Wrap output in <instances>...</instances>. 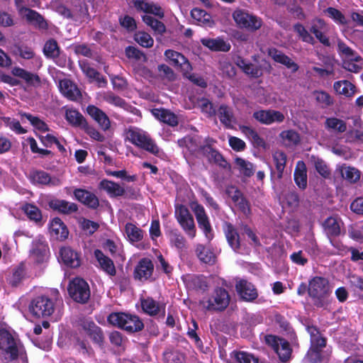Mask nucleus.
Wrapping results in <instances>:
<instances>
[{
  "label": "nucleus",
  "mask_w": 363,
  "mask_h": 363,
  "mask_svg": "<svg viewBox=\"0 0 363 363\" xmlns=\"http://www.w3.org/2000/svg\"><path fill=\"white\" fill-rule=\"evenodd\" d=\"M23 353L21 343L0 323V361L11 363L21 357L23 362H26Z\"/></svg>",
  "instance_id": "obj_1"
},
{
  "label": "nucleus",
  "mask_w": 363,
  "mask_h": 363,
  "mask_svg": "<svg viewBox=\"0 0 363 363\" xmlns=\"http://www.w3.org/2000/svg\"><path fill=\"white\" fill-rule=\"evenodd\" d=\"M60 304H62V300L58 290L51 289L49 294L33 299L28 309L35 318H46L50 316Z\"/></svg>",
  "instance_id": "obj_2"
},
{
  "label": "nucleus",
  "mask_w": 363,
  "mask_h": 363,
  "mask_svg": "<svg viewBox=\"0 0 363 363\" xmlns=\"http://www.w3.org/2000/svg\"><path fill=\"white\" fill-rule=\"evenodd\" d=\"M308 291L315 306L326 308L330 305L332 287L328 279L313 277L309 281Z\"/></svg>",
  "instance_id": "obj_3"
},
{
  "label": "nucleus",
  "mask_w": 363,
  "mask_h": 363,
  "mask_svg": "<svg viewBox=\"0 0 363 363\" xmlns=\"http://www.w3.org/2000/svg\"><path fill=\"white\" fill-rule=\"evenodd\" d=\"M125 140L153 155H157L160 148L151 138L150 135L143 129L130 126L125 130Z\"/></svg>",
  "instance_id": "obj_4"
},
{
  "label": "nucleus",
  "mask_w": 363,
  "mask_h": 363,
  "mask_svg": "<svg viewBox=\"0 0 363 363\" xmlns=\"http://www.w3.org/2000/svg\"><path fill=\"white\" fill-rule=\"evenodd\" d=\"M108 321L110 324L130 333L140 331L144 326L137 315L125 313H112L108 315Z\"/></svg>",
  "instance_id": "obj_5"
},
{
  "label": "nucleus",
  "mask_w": 363,
  "mask_h": 363,
  "mask_svg": "<svg viewBox=\"0 0 363 363\" xmlns=\"http://www.w3.org/2000/svg\"><path fill=\"white\" fill-rule=\"evenodd\" d=\"M230 297L227 290L218 287L211 296L203 298L200 303L208 311H221L225 310L230 303Z\"/></svg>",
  "instance_id": "obj_6"
},
{
  "label": "nucleus",
  "mask_w": 363,
  "mask_h": 363,
  "mask_svg": "<svg viewBox=\"0 0 363 363\" xmlns=\"http://www.w3.org/2000/svg\"><path fill=\"white\" fill-rule=\"evenodd\" d=\"M174 216L186 235L194 239L196 235V228L194 218L187 207L182 204L176 205Z\"/></svg>",
  "instance_id": "obj_7"
},
{
  "label": "nucleus",
  "mask_w": 363,
  "mask_h": 363,
  "mask_svg": "<svg viewBox=\"0 0 363 363\" xmlns=\"http://www.w3.org/2000/svg\"><path fill=\"white\" fill-rule=\"evenodd\" d=\"M233 18L239 28L250 31L259 30L262 26V21L260 18L242 9H236L233 13Z\"/></svg>",
  "instance_id": "obj_8"
},
{
  "label": "nucleus",
  "mask_w": 363,
  "mask_h": 363,
  "mask_svg": "<svg viewBox=\"0 0 363 363\" xmlns=\"http://www.w3.org/2000/svg\"><path fill=\"white\" fill-rule=\"evenodd\" d=\"M68 292L70 297L78 303H86L90 297L89 286L81 278H75L70 281Z\"/></svg>",
  "instance_id": "obj_9"
},
{
  "label": "nucleus",
  "mask_w": 363,
  "mask_h": 363,
  "mask_svg": "<svg viewBox=\"0 0 363 363\" xmlns=\"http://www.w3.org/2000/svg\"><path fill=\"white\" fill-rule=\"evenodd\" d=\"M190 208L195 214L199 228L203 231L207 241L210 242L213 238V234L204 208L196 201L191 202Z\"/></svg>",
  "instance_id": "obj_10"
},
{
  "label": "nucleus",
  "mask_w": 363,
  "mask_h": 363,
  "mask_svg": "<svg viewBox=\"0 0 363 363\" xmlns=\"http://www.w3.org/2000/svg\"><path fill=\"white\" fill-rule=\"evenodd\" d=\"M307 330L311 335V348L308 352V357L313 362L319 361L320 359V350L325 346V339L321 336L318 330L314 326H308Z\"/></svg>",
  "instance_id": "obj_11"
},
{
  "label": "nucleus",
  "mask_w": 363,
  "mask_h": 363,
  "mask_svg": "<svg viewBox=\"0 0 363 363\" xmlns=\"http://www.w3.org/2000/svg\"><path fill=\"white\" fill-rule=\"evenodd\" d=\"M265 342L271 346L278 354L279 359L282 362H286L291 357V349L287 341L274 335H267Z\"/></svg>",
  "instance_id": "obj_12"
},
{
  "label": "nucleus",
  "mask_w": 363,
  "mask_h": 363,
  "mask_svg": "<svg viewBox=\"0 0 363 363\" xmlns=\"http://www.w3.org/2000/svg\"><path fill=\"white\" fill-rule=\"evenodd\" d=\"M335 172L343 180L350 184H356L361 179V171L357 167L345 163L337 164Z\"/></svg>",
  "instance_id": "obj_13"
},
{
  "label": "nucleus",
  "mask_w": 363,
  "mask_h": 363,
  "mask_svg": "<svg viewBox=\"0 0 363 363\" xmlns=\"http://www.w3.org/2000/svg\"><path fill=\"white\" fill-rule=\"evenodd\" d=\"M253 118L258 122L264 125L281 123L285 118L282 113L272 109L257 111L254 112Z\"/></svg>",
  "instance_id": "obj_14"
},
{
  "label": "nucleus",
  "mask_w": 363,
  "mask_h": 363,
  "mask_svg": "<svg viewBox=\"0 0 363 363\" xmlns=\"http://www.w3.org/2000/svg\"><path fill=\"white\" fill-rule=\"evenodd\" d=\"M154 265L148 258H143L140 260L134 270L135 279L144 281L149 279L153 273Z\"/></svg>",
  "instance_id": "obj_15"
},
{
  "label": "nucleus",
  "mask_w": 363,
  "mask_h": 363,
  "mask_svg": "<svg viewBox=\"0 0 363 363\" xmlns=\"http://www.w3.org/2000/svg\"><path fill=\"white\" fill-rule=\"evenodd\" d=\"M49 248L45 240L40 239L33 241L32 248L30 250V258L38 262L41 263L48 258Z\"/></svg>",
  "instance_id": "obj_16"
},
{
  "label": "nucleus",
  "mask_w": 363,
  "mask_h": 363,
  "mask_svg": "<svg viewBox=\"0 0 363 363\" xmlns=\"http://www.w3.org/2000/svg\"><path fill=\"white\" fill-rule=\"evenodd\" d=\"M59 88L60 92L71 101H77L82 97L81 91L77 86L69 79L60 80Z\"/></svg>",
  "instance_id": "obj_17"
},
{
  "label": "nucleus",
  "mask_w": 363,
  "mask_h": 363,
  "mask_svg": "<svg viewBox=\"0 0 363 363\" xmlns=\"http://www.w3.org/2000/svg\"><path fill=\"white\" fill-rule=\"evenodd\" d=\"M30 179L35 184L57 186L61 184V180L57 177H51L50 174L43 171H33L30 174Z\"/></svg>",
  "instance_id": "obj_18"
},
{
  "label": "nucleus",
  "mask_w": 363,
  "mask_h": 363,
  "mask_svg": "<svg viewBox=\"0 0 363 363\" xmlns=\"http://www.w3.org/2000/svg\"><path fill=\"white\" fill-rule=\"evenodd\" d=\"M236 291L239 296L245 301H251L257 297L255 286L246 280L241 279L236 283Z\"/></svg>",
  "instance_id": "obj_19"
},
{
  "label": "nucleus",
  "mask_w": 363,
  "mask_h": 363,
  "mask_svg": "<svg viewBox=\"0 0 363 363\" xmlns=\"http://www.w3.org/2000/svg\"><path fill=\"white\" fill-rule=\"evenodd\" d=\"M239 130L256 147L267 149L268 145L262 138L252 127L245 125H239Z\"/></svg>",
  "instance_id": "obj_20"
},
{
  "label": "nucleus",
  "mask_w": 363,
  "mask_h": 363,
  "mask_svg": "<svg viewBox=\"0 0 363 363\" xmlns=\"http://www.w3.org/2000/svg\"><path fill=\"white\" fill-rule=\"evenodd\" d=\"M268 55L276 62L284 65L287 69H291L292 72H296L298 69V65L280 50L275 48L269 49Z\"/></svg>",
  "instance_id": "obj_21"
},
{
  "label": "nucleus",
  "mask_w": 363,
  "mask_h": 363,
  "mask_svg": "<svg viewBox=\"0 0 363 363\" xmlns=\"http://www.w3.org/2000/svg\"><path fill=\"white\" fill-rule=\"evenodd\" d=\"M88 114L98 123L99 126L107 130L111 126V122L107 115L102 110L94 105H89L86 108Z\"/></svg>",
  "instance_id": "obj_22"
},
{
  "label": "nucleus",
  "mask_w": 363,
  "mask_h": 363,
  "mask_svg": "<svg viewBox=\"0 0 363 363\" xmlns=\"http://www.w3.org/2000/svg\"><path fill=\"white\" fill-rule=\"evenodd\" d=\"M164 55L172 65L179 67L183 72L191 70L189 62L181 53L172 50H168L165 51Z\"/></svg>",
  "instance_id": "obj_23"
},
{
  "label": "nucleus",
  "mask_w": 363,
  "mask_h": 363,
  "mask_svg": "<svg viewBox=\"0 0 363 363\" xmlns=\"http://www.w3.org/2000/svg\"><path fill=\"white\" fill-rule=\"evenodd\" d=\"M234 169L244 177H251L256 170L253 163L239 157L234 159Z\"/></svg>",
  "instance_id": "obj_24"
},
{
  "label": "nucleus",
  "mask_w": 363,
  "mask_h": 363,
  "mask_svg": "<svg viewBox=\"0 0 363 363\" xmlns=\"http://www.w3.org/2000/svg\"><path fill=\"white\" fill-rule=\"evenodd\" d=\"M96 99L99 101H106L116 107L123 109H125L128 106L124 99L110 91L98 92L96 94Z\"/></svg>",
  "instance_id": "obj_25"
},
{
  "label": "nucleus",
  "mask_w": 363,
  "mask_h": 363,
  "mask_svg": "<svg viewBox=\"0 0 363 363\" xmlns=\"http://www.w3.org/2000/svg\"><path fill=\"white\" fill-rule=\"evenodd\" d=\"M74 195L79 202L90 208H95L99 206L98 198L90 191L82 189H77L74 190Z\"/></svg>",
  "instance_id": "obj_26"
},
{
  "label": "nucleus",
  "mask_w": 363,
  "mask_h": 363,
  "mask_svg": "<svg viewBox=\"0 0 363 363\" xmlns=\"http://www.w3.org/2000/svg\"><path fill=\"white\" fill-rule=\"evenodd\" d=\"M225 234L231 248L236 252L243 253L239 235L233 225L230 223L225 225Z\"/></svg>",
  "instance_id": "obj_27"
},
{
  "label": "nucleus",
  "mask_w": 363,
  "mask_h": 363,
  "mask_svg": "<svg viewBox=\"0 0 363 363\" xmlns=\"http://www.w3.org/2000/svg\"><path fill=\"white\" fill-rule=\"evenodd\" d=\"M133 5L137 10L145 13H152L159 18H163L164 12L160 6L153 3H150L145 0H133Z\"/></svg>",
  "instance_id": "obj_28"
},
{
  "label": "nucleus",
  "mask_w": 363,
  "mask_h": 363,
  "mask_svg": "<svg viewBox=\"0 0 363 363\" xmlns=\"http://www.w3.org/2000/svg\"><path fill=\"white\" fill-rule=\"evenodd\" d=\"M19 16L39 28L46 29L48 28V23L44 18L39 13L29 8L24 10Z\"/></svg>",
  "instance_id": "obj_29"
},
{
  "label": "nucleus",
  "mask_w": 363,
  "mask_h": 363,
  "mask_svg": "<svg viewBox=\"0 0 363 363\" xmlns=\"http://www.w3.org/2000/svg\"><path fill=\"white\" fill-rule=\"evenodd\" d=\"M50 233L51 236L60 240L66 239L69 234L66 225L58 218H55L52 220L50 225Z\"/></svg>",
  "instance_id": "obj_30"
},
{
  "label": "nucleus",
  "mask_w": 363,
  "mask_h": 363,
  "mask_svg": "<svg viewBox=\"0 0 363 363\" xmlns=\"http://www.w3.org/2000/svg\"><path fill=\"white\" fill-rule=\"evenodd\" d=\"M235 64L239 67L246 74L251 77L258 78L263 74L262 67L261 66L255 65L250 62L245 61L242 57H238Z\"/></svg>",
  "instance_id": "obj_31"
},
{
  "label": "nucleus",
  "mask_w": 363,
  "mask_h": 363,
  "mask_svg": "<svg viewBox=\"0 0 363 363\" xmlns=\"http://www.w3.org/2000/svg\"><path fill=\"white\" fill-rule=\"evenodd\" d=\"M341 220L336 217H328L323 223V228L328 237H337L341 233Z\"/></svg>",
  "instance_id": "obj_32"
},
{
  "label": "nucleus",
  "mask_w": 363,
  "mask_h": 363,
  "mask_svg": "<svg viewBox=\"0 0 363 363\" xmlns=\"http://www.w3.org/2000/svg\"><path fill=\"white\" fill-rule=\"evenodd\" d=\"M60 257L65 264L70 267H77L80 264V260L77 252H74L69 247H64L60 249Z\"/></svg>",
  "instance_id": "obj_33"
},
{
  "label": "nucleus",
  "mask_w": 363,
  "mask_h": 363,
  "mask_svg": "<svg viewBox=\"0 0 363 363\" xmlns=\"http://www.w3.org/2000/svg\"><path fill=\"white\" fill-rule=\"evenodd\" d=\"M294 181L296 184L301 189L307 186V169L303 161H298L294 170Z\"/></svg>",
  "instance_id": "obj_34"
},
{
  "label": "nucleus",
  "mask_w": 363,
  "mask_h": 363,
  "mask_svg": "<svg viewBox=\"0 0 363 363\" xmlns=\"http://www.w3.org/2000/svg\"><path fill=\"white\" fill-rule=\"evenodd\" d=\"M49 206L60 213L69 214L77 211L75 203L61 199H52L49 202Z\"/></svg>",
  "instance_id": "obj_35"
},
{
  "label": "nucleus",
  "mask_w": 363,
  "mask_h": 363,
  "mask_svg": "<svg viewBox=\"0 0 363 363\" xmlns=\"http://www.w3.org/2000/svg\"><path fill=\"white\" fill-rule=\"evenodd\" d=\"M272 159L276 169L277 177L280 179L284 176L287 162V155L284 151L277 150L273 152Z\"/></svg>",
  "instance_id": "obj_36"
},
{
  "label": "nucleus",
  "mask_w": 363,
  "mask_h": 363,
  "mask_svg": "<svg viewBox=\"0 0 363 363\" xmlns=\"http://www.w3.org/2000/svg\"><path fill=\"white\" fill-rule=\"evenodd\" d=\"M79 66L86 76L91 80H95L99 87H104L106 85V80L96 70L90 67L88 62L81 61L79 62Z\"/></svg>",
  "instance_id": "obj_37"
},
{
  "label": "nucleus",
  "mask_w": 363,
  "mask_h": 363,
  "mask_svg": "<svg viewBox=\"0 0 363 363\" xmlns=\"http://www.w3.org/2000/svg\"><path fill=\"white\" fill-rule=\"evenodd\" d=\"M201 43L213 51L228 52L230 49L229 43L225 41L221 38H202Z\"/></svg>",
  "instance_id": "obj_38"
},
{
  "label": "nucleus",
  "mask_w": 363,
  "mask_h": 363,
  "mask_svg": "<svg viewBox=\"0 0 363 363\" xmlns=\"http://www.w3.org/2000/svg\"><path fill=\"white\" fill-rule=\"evenodd\" d=\"M152 113L157 119L169 125L175 126L178 124L177 116L169 110L154 108L152 110Z\"/></svg>",
  "instance_id": "obj_39"
},
{
  "label": "nucleus",
  "mask_w": 363,
  "mask_h": 363,
  "mask_svg": "<svg viewBox=\"0 0 363 363\" xmlns=\"http://www.w3.org/2000/svg\"><path fill=\"white\" fill-rule=\"evenodd\" d=\"M94 254L101 268L108 275L115 276L116 270L113 262L99 250H96Z\"/></svg>",
  "instance_id": "obj_40"
},
{
  "label": "nucleus",
  "mask_w": 363,
  "mask_h": 363,
  "mask_svg": "<svg viewBox=\"0 0 363 363\" xmlns=\"http://www.w3.org/2000/svg\"><path fill=\"white\" fill-rule=\"evenodd\" d=\"M282 145L286 147H292L301 142L300 135L294 130H283L279 134Z\"/></svg>",
  "instance_id": "obj_41"
},
{
  "label": "nucleus",
  "mask_w": 363,
  "mask_h": 363,
  "mask_svg": "<svg viewBox=\"0 0 363 363\" xmlns=\"http://www.w3.org/2000/svg\"><path fill=\"white\" fill-rule=\"evenodd\" d=\"M335 92L345 97H352L356 92L355 86L348 80L335 82L333 84Z\"/></svg>",
  "instance_id": "obj_42"
},
{
  "label": "nucleus",
  "mask_w": 363,
  "mask_h": 363,
  "mask_svg": "<svg viewBox=\"0 0 363 363\" xmlns=\"http://www.w3.org/2000/svg\"><path fill=\"white\" fill-rule=\"evenodd\" d=\"M99 187L111 197L121 196L125 193V189L119 184L107 179L102 180Z\"/></svg>",
  "instance_id": "obj_43"
},
{
  "label": "nucleus",
  "mask_w": 363,
  "mask_h": 363,
  "mask_svg": "<svg viewBox=\"0 0 363 363\" xmlns=\"http://www.w3.org/2000/svg\"><path fill=\"white\" fill-rule=\"evenodd\" d=\"M196 255L201 262L206 264H213L216 262L214 253L202 244H197L195 247Z\"/></svg>",
  "instance_id": "obj_44"
},
{
  "label": "nucleus",
  "mask_w": 363,
  "mask_h": 363,
  "mask_svg": "<svg viewBox=\"0 0 363 363\" xmlns=\"http://www.w3.org/2000/svg\"><path fill=\"white\" fill-rule=\"evenodd\" d=\"M11 73L15 77L23 79L29 84L35 85L40 83V78L37 74L29 72L21 67H14L11 70Z\"/></svg>",
  "instance_id": "obj_45"
},
{
  "label": "nucleus",
  "mask_w": 363,
  "mask_h": 363,
  "mask_svg": "<svg viewBox=\"0 0 363 363\" xmlns=\"http://www.w3.org/2000/svg\"><path fill=\"white\" fill-rule=\"evenodd\" d=\"M218 117L220 122L227 128H232L235 121L232 109L225 106L221 105L218 109Z\"/></svg>",
  "instance_id": "obj_46"
},
{
  "label": "nucleus",
  "mask_w": 363,
  "mask_h": 363,
  "mask_svg": "<svg viewBox=\"0 0 363 363\" xmlns=\"http://www.w3.org/2000/svg\"><path fill=\"white\" fill-rule=\"evenodd\" d=\"M84 328L87 335L97 344L103 342L104 335L99 327L93 322H86L84 325Z\"/></svg>",
  "instance_id": "obj_47"
},
{
  "label": "nucleus",
  "mask_w": 363,
  "mask_h": 363,
  "mask_svg": "<svg viewBox=\"0 0 363 363\" xmlns=\"http://www.w3.org/2000/svg\"><path fill=\"white\" fill-rule=\"evenodd\" d=\"M363 60L362 57L355 55L352 57L343 59L342 67L352 72H358L362 69Z\"/></svg>",
  "instance_id": "obj_48"
},
{
  "label": "nucleus",
  "mask_w": 363,
  "mask_h": 363,
  "mask_svg": "<svg viewBox=\"0 0 363 363\" xmlns=\"http://www.w3.org/2000/svg\"><path fill=\"white\" fill-rule=\"evenodd\" d=\"M310 162L323 177L328 178L330 176V169L323 160L312 155L310 157Z\"/></svg>",
  "instance_id": "obj_49"
},
{
  "label": "nucleus",
  "mask_w": 363,
  "mask_h": 363,
  "mask_svg": "<svg viewBox=\"0 0 363 363\" xmlns=\"http://www.w3.org/2000/svg\"><path fill=\"white\" fill-rule=\"evenodd\" d=\"M125 233L131 242L140 241L143 238V230L131 223L125 224Z\"/></svg>",
  "instance_id": "obj_50"
},
{
  "label": "nucleus",
  "mask_w": 363,
  "mask_h": 363,
  "mask_svg": "<svg viewBox=\"0 0 363 363\" xmlns=\"http://www.w3.org/2000/svg\"><path fill=\"white\" fill-rule=\"evenodd\" d=\"M141 306L143 311L150 315L158 314L161 308L159 303L152 298L142 299Z\"/></svg>",
  "instance_id": "obj_51"
},
{
  "label": "nucleus",
  "mask_w": 363,
  "mask_h": 363,
  "mask_svg": "<svg viewBox=\"0 0 363 363\" xmlns=\"http://www.w3.org/2000/svg\"><path fill=\"white\" fill-rule=\"evenodd\" d=\"M326 128L337 133H344L347 130L346 123L337 118L330 117L325 121Z\"/></svg>",
  "instance_id": "obj_52"
},
{
  "label": "nucleus",
  "mask_w": 363,
  "mask_h": 363,
  "mask_svg": "<svg viewBox=\"0 0 363 363\" xmlns=\"http://www.w3.org/2000/svg\"><path fill=\"white\" fill-rule=\"evenodd\" d=\"M22 210L31 220L39 223L42 220L40 210L35 205L26 203L22 207Z\"/></svg>",
  "instance_id": "obj_53"
},
{
  "label": "nucleus",
  "mask_w": 363,
  "mask_h": 363,
  "mask_svg": "<svg viewBox=\"0 0 363 363\" xmlns=\"http://www.w3.org/2000/svg\"><path fill=\"white\" fill-rule=\"evenodd\" d=\"M143 21L149 26L155 33L162 34L166 30V27L164 23L153 17L147 15L143 16Z\"/></svg>",
  "instance_id": "obj_54"
},
{
  "label": "nucleus",
  "mask_w": 363,
  "mask_h": 363,
  "mask_svg": "<svg viewBox=\"0 0 363 363\" xmlns=\"http://www.w3.org/2000/svg\"><path fill=\"white\" fill-rule=\"evenodd\" d=\"M66 120L72 125H82L84 123L83 116L77 110L68 108L65 112Z\"/></svg>",
  "instance_id": "obj_55"
},
{
  "label": "nucleus",
  "mask_w": 363,
  "mask_h": 363,
  "mask_svg": "<svg viewBox=\"0 0 363 363\" xmlns=\"http://www.w3.org/2000/svg\"><path fill=\"white\" fill-rule=\"evenodd\" d=\"M170 244L178 250L186 248L185 238L176 230H172L169 234Z\"/></svg>",
  "instance_id": "obj_56"
},
{
  "label": "nucleus",
  "mask_w": 363,
  "mask_h": 363,
  "mask_svg": "<svg viewBox=\"0 0 363 363\" xmlns=\"http://www.w3.org/2000/svg\"><path fill=\"white\" fill-rule=\"evenodd\" d=\"M23 116L26 117L31 123V125L37 130L45 133L50 130L48 125L38 117L33 116L29 113H23Z\"/></svg>",
  "instance_id": "obj_57"
},
{
  "label": "nucleus",
  "mask_w": 363,
  "mask_h": 363,
  "mask_svg": "<svg viewBox=\"0 0 363 363\" xmlns=\"http://www.w3.org/2000/svg\"><path fill=\"white\" fill-rule=\"evenodd\" d=\"M313 96L316 101L323 108L329 106L333 104V99L332 97L325 91H314Z\"/></svg>",
  "instance_id": "obj_58"
},
{
  "label": "nucleus",
  "mask_w": 363,
  "mask_h": 363,
  "mask_svg": "<svg viewBox=\"0 0 363 363\" xmlns=\"http://www.w3.org/2000/svg\"><path fill=\"white\" fill-rule=\"evenodd\" d=\"M324 13L336 23L343 25L347 23L345 16L335 8L329 7L324 11Z\"/></svg>",
  "instance_id": "obj_59"
},
{
  "label": "nucleus",
  "mask_w": 363,
  "mask_h": 363,
  "mask_svg": "<svg viewBox=\"0 0 363 363\" xmlns=\"http://www.w3.org/2000/svg\"><path fill=\"white\" fill-rule=\"evenodd\" d=\"M20 55L24 59H33V62L35 63V66L37 69H39L42 66V61L40 57H35V54L30 48H21L19 49Z\"/></svg>",
  "instance_id": "obj_60"
},
{
  "label": "nucleus",
  "mask_w": 363,
  "mask_h": 363,
  "mask_svg": "<svg viewBox=\"0 0 363 363\" xmlns=\"http://www.w3.org/2000/svg\"><path fill=\"white\" fill-rule=\"evenodd\" d=\"M239 363H258V360L252 354L245 352L234 351L231 354Z\"/></svg>",
  "instance_id": "obj_61"
},
{
  "label": "nucleus",
  "mask_w": 363,
  "mask_h": 363,
  "mask_svg": "<svg viewBox=\"0 0 363 363\" xmlns=\"http://www.w3.org/2000/svg\"><path fill=\"white\" fill-rule=\"evenodd\" d=\"M135 41L144 48H151L154 44L153 38L147 33L138 32L135 35Z\"/></svg>",
  "instance_id": "obj_62"
},
{
  "label": "nucleus",
  "mask_w": 363,
  "mask_h": 363,
  "mask_svg": "<svg viewBox=\"0 0 363 363\" xmlns=\"http://www.w3.org/2000/svg\"><path fill=\"white\" fill-rule=\"evenodd\" d=\"M43 52L47 57H56L60 54V50L57 43L54 40H48L43 48Z\"/></svg>",
  "instance_id": "obj_63"
},
{
  "label": "nucleus",
  "mask_w": 363,
  "mask_h": 363,
  "mask_svg": "<svg viewBox=\"0 0 363 363\" xmlns=\"http://www.w3.org/2000/svg\"><path fill=\"white\" fill-rule=\"evenodd\" d=\"M191 15L194 20L203 24H207L211 21V16L200 9L195 8L192 9Z\"/></svg>",
  "instance_id": "obj_64"
}]
</instances>
